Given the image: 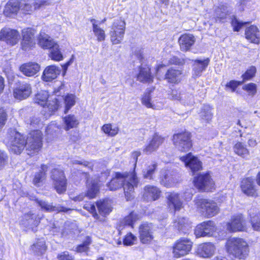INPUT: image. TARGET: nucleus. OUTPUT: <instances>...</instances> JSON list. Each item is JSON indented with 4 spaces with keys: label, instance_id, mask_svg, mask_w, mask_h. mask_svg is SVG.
I'll use <instances>...</instances> for the list:
<instances>
[{
    "label": "nucleus",
    "instance_id": "f257e3e1",
    "mask_svg": "<svg viewBox=\"0 0 260 260\" xmlns=\"http://www.w3.org/2000/svg\"><path fill=\"white\" fill-rule=\"evenodd\" d=\"M138 182L135 172L124 174L117 173L115 177L107 184V186L110 190H115L122 186L125 198L128 201L133 198L134 187L137 186Z\"/></svg>",
    "mask_w": 260,
    "mask_h": 260
},
{
    "label": "nucleus",
    "instance_id": "f03ea898",
    "mask_svg": "<svg viewBox=\"0 0 260 260\" xmlns=\"http://www.w3.org/2000/svg\"><path fill=\"white\" fill-rule=\"evenodd\" d=\"M225 250L232 260H246L250 252L248 243L243 239L233 237L227 240Z\"/></svg>",
    "mask_w": 260,
    "mask_h": 260
},
{
    "label": "nucleus",
    "instance_id": "7ed1b4c3",
    "mask_svg": "<svg viewBox=\"0 0 260 260\" xmlns=\"http://www.w3.org/2000/svg\"><path fill=\"white\" fill-rule=\"evenodd\" d=\"M241 192L245 196L256 199L260 196L258 187H260V170L257 173L255 179L251 177L242 178L240 182Z\"/></svg>",
    "mask_w": 260,
    "mask_h": 260
},
{
    "label": "nucleus",
    "instance_id": "20e7f679",
    "mask_svg": "<svg viewBox=\"0 0 260 260\" xmlns=\"http://www.w3.org/2000/svg\"><path fill=\"white\" fill-rule=\"evenodd\" d=\"M42 146V133L40 130H36L29 133L26 140V151L29 155L37 154Z\"/></svg>",
    "mask_w": 260,
    "mask_h": 260
},
{
    "label": "nucleus",
    "instance_id": "39448f33",
    "mask_svg": "<svg viewBox=\"0 0 260 260\" xmlns=\"http://www.w3.org/2000/svg\"><path fill=\"white\" fill-rule=\"evenodd\" d=\"M196 188L202 192H213L216 189V184L210 172L200 173L196 175Z\"/></svg>",
    "mask_w": 260,
    "mask_h": 260
},
{
    "label": "nucleus",
    "instance_id": "423d86ee",
    "mask_svg": "<svg viewBox=\"0 0 260 260\" xmlns=\"http://www.w3.org/2000/svg\"><path fill=\"white\" fill-rule=\"evenodd\" d=\"M196 206L198 210L207 218L214 216L219 211V208L217 203L214 201L209 199H197Z\"/></svg>",
    "mask_w": 260,
    "mask_h": 260
},
{
    "label": "nucleus",
    "instance_id": "0eeeda50",
    "mask_svg": "<svg viewBox=\"0 0 260 260\" xmlns=\"http://www.w3.org/2000/svg\"><path fill=\"white\" fill-rule=\"evenodd\" d=\"M226 230L230 233L247 232L249 226L244 215L237 213L232 215L229 221L226 223Z\"/></svg>",
    "mask_w": 260,
    "mask_h": 260
},
{
    "label": "nucleus",
    "instance_id": "6e6552de",
    "mask_svg": "<svg viewBox=\"0 0 260 260\" xmlns=\"http://www.w3.org/2000/svg\"><path fill=\"white\" fill-rule=\"evenodd\" d=\"M8 139L10 144V150L15 154H20L25 147V137L15 130H10Z\"/></svg>",
    "mask_w": 260,
    "mask_h": 260
},
{
    "label": "nucleus",
    "instance_id": "1a4fd4ad",
    "mask_svg": "<svg viewBox=\"0 0 260 260\" xmlns=\"http://www.w3.org/2000/svg\"><path fill=\"white\" fill-rule=\"evenodd\" d=\"M125 29V22L121 19L115 20L110 31V40L113 44H120L123 39Z\"/></svg>",
    "mask_w": 260,
    "mask_h": 260
},
{
    "label": "nucleus",
    "instance_id": "9d476101",
    "mask_svg": "<svg viewBox=\"0 0 260 260\" xmlns=\"http://www.w3.org/2000/svg\"><path fill=\"white\" fill-rule=\"evenodd\" d=\"M173 142L175 148L181 152L189 151L192 146L191 134L187 132L174 134Z\"/></svg>",
    "mask_w": 260,
    "mask_h": 260
},
{
    "label": "nucleus",
    "instance_id": "9b49d317",
    "mask_svg": "<svg viewBox=\"0 0 260 260\" xmlns=\"http://www.w3.org/2000/svg\"><path fill=\"white\" fill-rule=\"evenodd\" d=\"M50 177L53 181L55 189L58 193H62L67 190V179L64 172L58 168L53 169L51 172Z\"/></svg>",
    "mask_w": 260,
    "mask_h": 260
},
{
    "label": "nucleus",
    "instance_id": "f8f14e48",
    "mask_svg": "<svg viewBox=\"0 0 260 260\" xmlns=\"http://www.w3.org/2000/svg\"><path fill=\"white\" fill-rule=\"evenodd\" d=\"M192 242L185 238L177 240L173 247V254L175 258L184 256L190 252L192 248Z\"/></svg>",
    "mask_w": 260,
    "mask_h": 260
},
{
    "label": "nucleus",
    "instance_id": "ddd939ff",
    "mask_svg": "<svg viewBox=\"0 0 260 260\" xmlns=\"http://www.w3.org/2000/svg\"><path fill=\"white\" fill-rule=\"evenodd\" d=\"M196 238L211 236L216 231V227L212 220L204 221L196 226Z\"/></svg>",
    "mask_w": 260,
    "mask_h": 260
},
{
    "label": "nucleus",
    "instance_id": "4468645a",
    "mask_svg": "<svg viewBox=\"0 0 260 260\" xmlns=\"http://www.w3.org/2000/svg\"><path fill=\"white\" fill-rule=\"evenodd\" d=\"M139 238L142 244H150L154 238L153 225L151 223H144L139 226Z\"/></svg>",
    "mask_w": 260,
    "mask_h": 260
},
{
    "label": "nucleus",
    "instance_id": "2eb2a0df",
    "mask_svg": "<svg viewBox=\"0 0 260 260\" xmlns=\"http://www.w3.org/2000/svg\"><path fill=\"white\" fill-rule=\"evenodd\" d=\"M19 32L15 29L5 27L0 31V40L6 42L8 44L14 45L18 42Z\"/></svg>",
    "mask_w": 260,
    "mask_h": 260
},
{
    "label": "nucleus",
    "instance_id": "dca6fc26",
    "mask_svg": "<svg viewBox=\"0 0 260 260\" xmlns=\"http://www.w3.org/2000/svg\"><path fill=\"white\" fill-rule=\"evenodd\" d=\"M167 204L170 210L180 211L183 208V201L180 194L175 192L166 193Z\"/></svg>",
    "mask_w": 260,
    "mask_h": 260
},
{
    "label": "nucleus",
    "instance_id": "f3484780",
    "mask_svg": "<svg viewBox=\"0 0 260 260\" xmlns=\"http://www.w3.org/2000/svg\"><path fill=\"white\" fill-rule=\"evenodd\" d=\"M40 219L41 218L38 215L29 211L22 216L20 223L24 227L35 231V229L39 225Z\"/></svg>",
    "mask_w": 260,
    "mask_h": 260
},
{
    "label": "nucleus",
    "instance_id": "a211bd4d",
    "mask_svg": "<svg viewBox=\"0 0 260 260\" xmlns=\"http://www.w3.org/2000/svg\"><path fill=\"white\" fill-rule=\"evenodd\" d=\"M245 39L250 43L260 44V30L254 24L247 27L244 32Z\"/></svg>",
    "mask_w": 260,
    "mask_h": 260
},
{
    "label": "nucleus",
    "instance_id": "6ab92c4d",
    "mask_svg": "<svg viewBox=\"0 0 260 260\" xmlns=\"http://www.w3.org/2000/svg\"><path fill=\"white\" fill-rule=\"evenodd\" d=\"M87 186L88 188L87 192L84 194L82 193L76 197L74 198L75 201H81L85 196H87L89 199L95 197L99 189L97 180H90L88 179L87 180Z\"/></svg>",
    "mask_w": 260,
    "mask_h": 260
},
{
    "label": "nucleus",
    "instance_id": "aec40b11",
    "mask_svg": "<svg viewBox=\"0 0 260 260\" xmlns=\"http://www.w3.org/2000/svg\"><path fill=\"white\" fill-rule=\"evenodd\" d=\"M248 217L252 230L260 232V210L256 207L251 208L248 211Z\"/></svg>",
    "mask_w": 260,
    "mask_h": 260
},
{
    "label": "nucleus",
    "instance_id": "412c9836",
    "mask_svg": "<svg viewBox=\"0 0 260 260\" xmlns=\"http://www.w3.org/2000/svg\"><path fill=\"white\" fill-rule=\"evenodd\" d=\"M31 93V87L29 84L22 82L14 90V97L19 100L27 98Z\"/></svg>",
    "mask_w": 260,
    "mask_h": 260
},
{
    "label": "nucleus",
    "instance_id": "4be33fe9",
    "mask_svg": "<svg viewBox=\"0 0 260 260\" xmlns=\"http://www.w3.org/2000/svg\"><path fill=\"white\" fill-rule=\"evenodd\" d=\"M164 141V138L156 134H154L152 138L148 142V144L143 149V152L147 154L151 153L156 151Z\"/></svg>",
    "mask_w": 260,
    "mask_h": 260
},
{
    "label": "nucleus",
    "instance_id": "5701e85b",
    "mask_svg": "<svg viewBox=\"0 0 260 260\" xmlns=\"http://www.w3.org/2000/svg\"><path fill=\"white\" fill-rule=\"evenodd\" d=\"M22 48L23 50H27L29 47L33 46L35 44L34 40L35 31L31 28L24 29L22 30Z\"/></svg>",
    "mask_w": 260,
    "mask_h": 260
},
{
    "label": "nucleus",
    "instance_id": "b1692460",
    "mask_svg": "<svg viewBox=\"0 0 260 260\" xmlns=\"http://www.w3.org/2000/svg\"><path fill=\"white\" fill-rule=\"evenodd\" d=\"M60 73L59 67L54 65L47 67L43 73L42 78L46 82H49L55 79Z\"/></svg>",
    "mask_w": 260,
    "mask_h": 260
},
{
    "label": "nucleus",
    "instance_id": "393cba45",
    "mask_svg": "<svg viewBox=\"0 0 260 260\" xmlns=\"http://www.w3.org/2000/svg\"><path fill=\"white\" fill-rule=\"evenodd\" d=\"M151 90H147L144 94L141 99L142 104L148 108L156 110L161 109L164 106V104L161 102H155L154 101H151Z\"/></svg>",
    "mask_w": 260,
    "mask_h": 260
},
{
    "label": "nucleus",
    "instance_id": "a878e982",
    "mask_svg": "<svg viewBox=\"0 0 260 260\" xmlns=\"http://www.w3.org/2000/svg\"><path fill=\"white\" fill-rule=\"evenodd\" d=\"M139 219L138 215L134 212H132L120 221L118 230L120 232L126 227L133 228L134 223Z\"/></svg>",
    "mask_w": 260,
    "mask_h": 260
},
{
    "label": "nucleus",
    "instance_id": "bb28decb",
    "mask_svg": "<svg viewBox=\"0 0 260 260\" xmlns=\"http://www.w3.org/2000/svg\"><path fill=\"white\" fill-rule=\"evenodd\" d=\"M36 202L41 207L42 209L48 212L56 211L58 212H67L68 211L71 210L70 208H67L61 206H54L52 204H49L45 201L41 200L39 199L36 200Z\"/></svg>",
    "mask_w": 260,
    "mask_h": 260
},
{
    "label": "nucleus",
    "instance_id": "cd10ccee",
    "mask_svg": "<svg viewBox=\"0 0 260 260\" xmlns=\"http://www.w3.org/2000/svg\"><path fill=\"white\" fill-rule=\"evenodd\" d=\"M214 251V246L210 243H205L200 244L198 247L197 254L201 257H209L213 255Z\"/></svg>",
    "mask_w": 260,
    "mask_h": 260
},
{
    "label": "nucleus",
    "instance_id": "c85d7f7f",
    "mask_svg": "<svg viewBox=\"0 0 260 260\" xmlns=\"http://www.w3.org/2000/svg\"><path fill=\"white\" fill-rule=\"evenodd\" d=\"M40 66L37 63H24L20 67V71L25 76L31 77L36 74L40 70Z\"/></svg>",
    "mask_w": 260,
    "mask_h": 260
},
{
    "label": "nucleus",
    "instance_id": "c756f323",
    "mask_svg": "<svg viewBox=\"0 0 260 260\" xmlns=\"http://www.w3.org/2000/svg\"><path fill=\"white\" fill-rule=\"evenodd\" d=\"M178 42L180 49L183 51H187L194 44V36L190 34H184L179 38Z\"/></svg>",
    "mask_w": 260,
    "mask_h": 260
},
{
    "label": "nucleus",
    "instance_id": "7c9ffc66",
    "mask_svg": "<svg viewBox=\"0 0 260 260\" xmlns=\"http://www.w3.org/2000/svg\"><path fill=\"white\" fill-rule=\"evenodd\" d=\"M181 70L170 68L165 74V79L169 83L177 84L181 81Z\"/></svg>",
    "mask_w": 260,
    "mask_h": 260
},
{
    "label": "nucleus",
    "instance_id": "2f4dec72",
    "mask_svg": "<svg viewBox=\"0 0 260 260\" xmlns=\"http://www.w3.org/2000/svg\"><path fill=\"white\" fill-rule=\"evenodd\" d=\"M55 42L47 34L40 32L38 37V44L43 49H50Z\"/></svg>",
    "mask_w": 260,
    "mask_h": 260
},
{
    "label": "nucleus",
    "instance_id": "473e14b6",
    "mask_svg": "<svg viewBox=\"0 0 260 260\" xmlns=\"http://www.w3.org/2000/svg\"><path fill=\"white\" fill-rule=\"evenodd\" d=\"M180 159L184 162L185 167L190 170L192 175L195 174V156L189 152L180 157Z\"/></svg>",
    "mask_w": 260,
    "mask_h": 260
},
{
    "label": "nucleus",
    "instance_id": "72a5a7b5",
    "mask_svg": "<svg viewBox=\"0 0 260 260\" xmlns=\"http://www.w3.org/2000/svg\"><path fill=\"white\" fill-rule=\"evenodd\" d=\"M19 2L18 0H10L5 7L4 14L7 17L11 16L13 14H16L19 10Z\"/></svg>",
    "mask_w": 260,
    "mask_h": 260
},
{
    "label": "nucleus",
    "instance_id": "f704fd0d",
    "mask_svg": "<svg viewBox=\"0 0 260 260\" xmlns=\"http://www.w3.org/2000/svg\"><path fill=\"white\" fill-rule=\"evenodd\" d=\"M233 148L235 154L242 158H246L250 155V151L246 145L241 142L237 141Z\"/></svg>",
    "mask_w": 260,
    "mask_h": 260
},
{
    "label": "nucleus",
    "instance_id": "c9c22d12",
    "mask_svg": "<svg viewBox=\"0 0 260 260\" xmlns=\"http://www.w3.org/2000/svg\"><path fill=\"white\" fill-rule=\"evenodd\" d=\"M138 80L142 82H151L153 81V77L150 72V69L147 66L140 68L139 73L137 76Z\"/></svg>",
    "mask_w": 260,
    "mask_h": 260
},
{
    "label": "nucleus",
    "instance_id": "e433bc0d",
    "mask_svg": "<svg viewBox=\"0 0 260 260\" xmlns=\"http://www.w3.org/2000/svg\"><path fill=\"white\" fill-rule=\"evenodd\" d=\"M48 169L47 165H42L41 169L35 173L32 182L36 186H40V184L46 179V172L48 171Z\"/></svg>",
    "mask_w": 260,
    "mask_h": 260
},
{
    "label": "nucleus",
    "instance_id": "4c0bfd02",
    "mask_svg": "<svg viewBox=\"0 0 260 260\" xmlns=\"http://www.w3.org/2000/svg\"><path fill=\"white\" fill-rule=\"evenodd\" d=\"M214 14L215 15V20L216 21L222 22L225 21L228 15L227 7L224 5H221L217 6L214 9Z\"/></svg>",
    "mask_w": 260,
    "mask_h": 260
},
{
    "label": "nucleus",
    "instance_id": "58836bf2",
    "mask_svg": "<svg viewBox=\"0 0 260 260\" xmlns=\"http://www.w3.org/2000/svg\"><path fill=\"white\" fill-rule=\"evenodd\" d=\"M257 69L254 66L248 67L241 76V81L243 83L252 80L256 76Z\"/></svg>",
    "mask_w": 260,
    "mask_h": 260
},
{
    "label": "nucleus",
    "instance_id": "ea45409f",
    "mask_svg": "<svg viewBox=\"0 0 260 260\" xmlns=\"http://www.w3.org/2000/svg\"><path fill=\"white\" fill-rule=\"evenodd\" d=\"M96 205L99 212L103 215L108 214L112 211L111 203L108 200L98 201Z\"/></svg>",
    "mask_w": 260,
    "mask_h": 260
},
{
    "label": "nucleus",
    "instance_id": "a19ab883",
    "mask_svg": "<svg viewBox=\"0 0 260 260\" xmlns=\"http://www.w3.org/2000/svg\"><path fill=\"white\" fill-rule=\"evenodd\" d=\"M63 119L64 124V129L67 131L76 127L79 124L78 119L73 115L65 116Z\"/></svg>",
    "mask_w": 260,
    "mask_h": 260
},
{
    "label": "nucleus",
    "instance_id": "79ce46f5",
    "mask_svg": "<svg viewBox=\"0 0 260 260\" xmlns=\"http://www.w3.org/2000/svg\"><path fill=\"white\" fill-rule=\"evenodd\" d=\"M161 191L156 186L151 185H147L145 187V194L152 199L153 201L159 198Z\"/></svg>",
    "mask_w": 260,
    "mask_h": 260
},
{
    "label": "nucleus",
    "instance_id": "37998d69",
    "mask_svg": "<svg viewBox=\"0 0 260 260\" xmlns=\"http://www.w3.org/2000/svg\"><path fill=\"white\" fill-rule=\"evenodd\" d=\"M210 61V59L208 57L203 59H196V76H201V73L206 70Z\"/></svg>",
    "mask_w": 260,
    "mask_h": 260
},
{
    "label": "nucleus",
    "instance_id": "c03bdc74",
    "mask_svg": "<svg viewBox=\"0 0 260 260\" xmlns=\"http://www.w3.org/2000/svg\"><path fill=\"white\" fill-rule=\"evenodd\" d=\"M230 23L233 30L235 32H239L244 26L249 24L250 22L239 21L236 16L233 15L231 18Z\"/></svg>",
    "mask_w": 260,
    "mask_h": 260
},
{
    "label": "nucleus",
    "instance_id": "a18cd8bd",
    "mask_svg": "<svg viewBox=\"0 0 260 260\" xmlns=\"http://www.w3.org/2000/svg\"><path fill=\"white\" fill-rule=\"evenodd\" d=\"M49 49L50 50L49 56L52 60L58 61L63 59V55L60 52L58 45L56 43Z\"/></svg>",
    "mask_w": 260,
    "mask_h": 260
},
{
    "label": "nucleus",
    "instance_id": "49530a36",
    "mask_svg": "<svg viewBox=\"0 0 260 260\" xmlns=\"http://www.w3.org/2000/svg\"><path fill=\"white\" fill-rule=\"evenodd\" d=\"M175 223V226L178 228V230L184 233H186L190 227L188 220L184 217L178 218Z\"/></svg>",
    "mask_w": 260,
    "mask_h": 260
},
{
    "label": "nucleus",
    "instance_id": "de8ad7c7",
    "mask_svg": "<svg viewBox=\"0 0 260 260\" xmlns=\"http://www.w3.org/2000/svg\"><path fill=\"white\" fill-rule=\"evenodd\" d=\"M157 167V165L155 162H152L148 165L143 171V177L147 179H153V175L156 171Z\"/></svg>",
    "mask_w": 260,
    "mask_h": 260
},
{
    "label": "nucleus",
    "instance_id": "09e8293b",
    "mask_svg": "<svg viewBox=\"0 0 260 260\" xmlns=\"http://www.w3.org/2000/svg\"><path fill=\"white\" fill-rule=\"evenodd\" d=\"M242 89L246 91L248 95L254 96L257 93V86L253 82H249L243 85Z\"/></svg>",
    "mask_w": 260,
    "mask_h": 260
},
{
    "label": "nucleus",
    "instance_id": "8fccbe9b",
    "mask_svg": "<svg viewBox=\"0 0 260 260\" xmlns=\"http://www.w3.org/2000/svg\"><path fill=\"white\" fill-rule=\"evenodd\" d=\"M59 106V99L55 97L47 101L45 108H47L49 112L53 113L58 109Z\"/></svg>",
    "mask_w": 260,
    "mask_h": 260
},
{
    "label": "nucleus",
    "instance_id": "3c124183",
    "mask_svg": "<svg viewBox=\"0 0 260 260\" xmlns=\"http://www.w3.org/2000/svg\"><path fill=\"white\" fill-rule=\"evenodd\" d=\"M31 249L38 255L42 254L46 250L45 241L43 240L38 241L31 246Z\"/></svg>",
    "mask_w": 260,
    "mask_h": 260
},
{
    "label": "nucleus",
    "instance_id": "603ef678",
    "mask_svg": "<svg viewBox=\"0 0 260 260\" xmlns=\"http://www.w3.org/2000/svg\"><path fill=\"white\" fill-rule=\"evenodd\" d=\"M75 95L73 94H68L64 97V113H67L69 111V110L75 104Z\"/></svg>",
    "mask_w": 260,
    "mask_h": 260
},
{
    "label": "nucleus",
    "instance_id": "864d4df0",
    "mask_svg": "<svg viewBox=\"0 0 260 260\" xmlns=\"http://www.w3.org/2000/svg\"><path fill=\"white\" fill-rule=\"evenodd\" d=\"M102 130L109 136L114 137L118 134L119 128L117 126L113 127L111 124H106L102 126Z\"/></svg>",
    "mask_w": 260,
    "mask_h": 260
},
{
    "label": "nucleus",
    "instance_id": "5fc2aeb1",
    "mask_svg": "<svg viewBox=\"0 0 260 260\" xmlns=\"http://www.w3.org/2000/svg\"><path fill=\"white\" fill-rule=\"evenodd\" d=\"M213 108L208 105L204 106L201 110V115L203 118L207 121L211 120L213 117Z\"/></svg>",
    "mask_w": 260,
    "mask_h": 260
},
{
    "label": "nucleus",
    "instance_id": "6e6d98bb",
    "mask_svg": "<svg viewBox=\"0 0 260 260\" xmlns=\"http://www.w3.org/2000/svg\"><path fill=\"white\" fill-rule=\"evenodd\" d=\"M49 95L46 91H42L36 95L37 102L44 108L45 107V104L47 103Z\"/></svg>",
    "mask_w": 260,
    "mask_h": 260
},
{
    "label": "nucleus",
    "instance_id": "4d7b16f0",
    "mask_svg": "<svg viewBox=\"0 0 260 260\" xmlns=\"http://www.w3.org/2000/svg\"><path fill=\"white\" fill-rule=\"evenodd\" d=\"M91 243V239L87 236L83 242L76 247V251L78 252H86L89 249V246Z\"/></svg>",
    "mask_w": 260,
    "mask_h": 260
},
{
    "label": "nucleus",
    "instance_id": "13d9d810",
    "mask_svg": "<svg viewBox=\"0 0 260 260\" xmlns=\"http://www.w3.org/2000/svg\"><path fill=\"white\" fill-rule=\"evenodd\" d=\"M243 84V82L241 81L232 80L226 83L225 88L226 90L230 89L232 92H234L236 91L239 86Z\"/></svg>",
    "mask_w": 260,
    "mask_h": 260
},
{
    "label": "nucleus",
    "instance_id": "bf43d9fd",
    "mask_svg": "<svg viewBox=\"0 0 260 260\" xmlns=\"http://www.w3.org/2000/svg\"><path fill=\"white\" fill-rule=\"evenodd\" d=\"M94 35L97 37L98 41L101 42L105 39V32L104 29H102L99 26L94 27L92 29Z\"/></svg>",
    "mask_w": 260,
    "mask_h": 260
},
{
    "label": "nucleus",
    "instance_id": "052dcab7",
    "mask_svg": "<svg viewBox=\"0 0 260 260\" xmlns=\"http://www.w3.org/2000/svg\"><path fill=\"white\" fill-rule=\"evenodd\" d=\"M50 5L49 0H37L34 2V9L37 10L45 9Z\"/></svg>",
    "mask_w": 260,
    "mask_h": 260
},
{
    "label": "nucleus",
    "instance_id": "680f3d73",
    "mask_svg": "<svg viewBox=\"0 0 260 260\" xmlns=\"http://www.w3.org/2000/svg\"><path fill=\"white\" fill-rule=\"evenodd\" d=\"M137 237L131 233H128L123 240V243L126 246H131L135 244L137 241Z\"/></svg>",
    "mask_w": 260,
    "mask_h": 260
},
{
    "label": "nucleus",
    "instance_id": "e2e57ef3",
    "mask_svg": "<svg viewBox=\"0 0 260 260\" xmlns=\"http://www.w3.org/2000/svg\"><path fill=\"white\" fill-rule=\"evenodd\" d=\"M9 156L4 151L0 149V170L8 164Z\"/></svg>",
    "mask_w": 260,
    "mask_h": 260
},
{
    "label": "nucleus",
    "instance_id": "0e129e2a",
    "mask_svg": "<svg viewBox=\"0 0 260 260\" xmlns=\"http://www.w3.org/2000/svg\"><path fill=\"white\" fill-rule=\"evenodd\" d=\"M160 183L165 186L170 187L174 184L175 182L173 180V179L170 176L168 175H165L164 177L162 178L160 181Z\"/></svg>",
    "mask_w": 260,
    "mask_h": 260
},
{
    "label": "nucleus",
    "instance_id": "69168bd1",
    "mask_svg": "<svg viewBox=\"0 0 260 260\" xmlns=\"http://www.w3.org/2000/svg\"><path fill=\"white\" fill-rule=\"evenodd\" d=\"M57 258L58 260H73L74 256L66 251L58 253L57 255Z\"/></svg>",
    "mask_w": 260,
    "mask_h": 260
},
{
    "label": "nucleus",
    "instance_id": "338daca9",
    "mask_svg": "<svg viewBox=\"0 0 260 260\" xmlns=\"http://www.w3.org/2000/svg\"><path fill=\"white\" fill-rule=\"evenodd\" d=\"M19 9L23 10L26 13H29L35 10L34 9V3L31 5L29 4L21 3V4L19 3Z\"/></svg>",
    "mask_w": 260,
    "mask_h": 260
},
{
    "label": "nucleus",
    "instance_id": "774afa93",
    "mask_svg": "<svg viewBox=\"0 0 260 260\" xmlns=\"http://www.w3.org/2000/svg\"><path fill=\"white\" fill-rule=\"evenodd\" d=\"M84 208L92 214L95 219L99 218V215L96 212L95 206L94 204H88L84 206Z\"/></svg>",
    "mask_w": 260,
    "mask_h": 260
}]
</instances>
